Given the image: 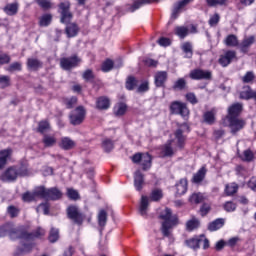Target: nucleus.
Here are the masks:
<instances>
[{
	"label": "nucleus",
	"mask_w": 256,
	"mask_h": 256,
	"mask_svg": "<svg viewBox=\"0 0 256 256\" xmlns=\"http://www.w3.org/2000/svg\"><path fill=\"white\" fill-rule=\"evenodd\" d=\"M43 236H45V231L41 227L29 233L27 228H14L12 223L9 237L12 241L21 239L22 244V248H17L14 255L19 256L25 255V253H31L34 247V244L31 241H35V239H41Z\"/></svg>",
	"instance_id": "f257e3e1"
},
{
	"label": "nucleus",
	"mask_w": 256,
	"mask_h": 256,
	"mask_svg": "<svg viewBox=\"0 0 256 256\" xmlns=\"http://www.w3.org/2000/svg\"><path fill=\"white\" fill-rule=\"evenodd\" d=\"M58 13L60 14V23L67 25L65 28L67 37H77L79 34V26H77L76 23H71L73 20V13H71V2H61L58 5Z\"/></svg>",
	"instance_id": "f03ea898"
},
{
	"label": "nucleus",
	"mask_w": 256,
	"mask_h": 256,
	"mask_svg": "<svg viewBox=\"0 0 256 256\" xmlns=\"http://www.w3.org/2000/svg\"><path fill=\"white\" fill-rule=\"evenodd\" d=\"M159 219H162L161 233L164 237L171 236V229L179 223L177 215H173V211L170 208H165L159 215Z\"/></svg>",
	"instance_id": "7ed1b4c3"
},
{
	"label": "nucleus",
	"mask_w": 256,
	"mask_h": 256,
	"mask_svg": "<svg viewBox=\"0 0 256 256\" xmlns=\"http://www.w3.org/2000/svg\"><path fill=\"white\" fill-rule=\"evenodd\" d=\"M27 175V170H25V165L8 167L1 175L0 181L2 183H13L17 181L18 177H25Z\"/></svg>",
	"instance_id": "20e7f679"
},
{
	"label": "nucleus",
	"mask_w": 256,
	"mask_h": 256,
	"mask_svg": "<svg viewBox=\"0 0 256 256\" xmlns=\"http://www.w3.org/2000/svg\"><path fill=\"white\" fill-rule=\"evenodd\" d=\"M40 199H45L46 201H59L63 197V192L57 187L46 188L45 186H39Z\"/></svg>",
	"instance_id": "39448f33"
},
{
	"label": "nucleus",
	"mask_w": 256,
	"mask_h": 256,
	"mask_svg": "<svg viewBox=\"0 0 256 256\" xmlns=\"http://www.w3.org/2000/svg\"><path fill=\"white\" fill-rule=\"evenodd\" d=\"M67 217L75 225H83L85 221V214L76 205L68 206L66 209Z\"/></svg>",
	"instance_id": "423d86ee"
},
{
	"label": "nucleus",
	"mask_w": 256,
	"mask_h": 256,
	"mask_svg": "<svg viewBox=\"0 0 256 256\" xmlns=\"http://www.w3.org/2000/svg\"><path fill=\"white\" fill-rule=\"evenodd\" d=\"M189 77L192 81H211L213 73L210 70L196 68L190 71Z\"/></svg>",
	"instance_id": "0eeeda50"
},
{
	"label": "nucleus",
	"mask_w": 256,
	"mask_h": 256,
	"mask_svg": "<svg viewBox=\"0 0 256 256\" xmlns=\"http://www.w3.org/2000/svg\"><path fill=\"white\" fill-rule=\"evenodd\" d=\"M228 121V127L230 128V133L232 135H237L239 131L245 129L247 122L239 117H226Z\"/></svg>",
	"instance_id": "6e6552de"
},
{
	"label": "nucleus",
	"mask_w": 256,
	"mask_h": 256,
	"mask_svg": "<svg viewBox=\"0 0 256 256\" xmlns=\"http://www.w3.org/2000/svg\"><path fill=\"white\" fill-rule=\"evenodd\" d=\"M170 112L172 115H181V117H189V108H187V104L174 101L170 104Z\"/></svg>",
	"instance_id": "1a4fd4ad"
},
{
	"label": "nucleus",
	"mask_w": 256,
	"mask_h": 256,
	"mask_svg": "<svg viewBox=\"0 0 256 256\" xmlns=\"http://www.w3.org/2000/svg\"><path fill=\"white\" fill-rule=\"evenodd\" d=\"M85 107L78 106L74 111L70 114V123L71 125H81L83 121H85Z\"/></svg>",
	"instance_id": "9d476101"
},
{
	"label": "nucleus",
	"mask_w": 256,
	"mask_h": 256,
	"mask_svg": "<svg viewBox=\"0 0 256 256\" xmlns=\"http://www.w3.org/2000/svg\"><path fill=\"white\" fill-rule=\"evenodd\" d=\"M81 63V59L77 55L60 59V66L64 71H71Z\"/></svg>",
	"instance_id": "9b49d317"
},
{
	"label": "nucleus",
	"mask_w": 256,
	"mask_h": 256,
	"mask_svg": "<svg viewBox=\"0 0 256 256\" xmlns=\"http://www.w3.org/2000/svg\"><path fill=\"white\" fill-rule=\"evenodd\" d=\"M237 58V52L233 50H227L224 54H222L218 60V63L222 67H228L233 62V59Z\"/></svg>",
	"instance_id": "f8f14e48"
},
{
	"label": "nucleus",
	"mask_w": 256,
	"mask_h": 256,
	"mask_svg": "<svg viewBox=\"0 0 256 256\" xmlns=\"http://www.w3.org/2000/svg\"><path fill=\"white\" fill-rule=\"evenodd\" d=\"M169 74L167 71H158L154 76V83L156 87H165Z\"/></svg>",
	"instance_id": "ddd939ff"
},
{
	"label": "nucleus",
	"mask_w": 256,
	"mask_h": 256,
	"mask_svg": "<svg viewBox=\"0 0 256 256\" xmlns=\"http://www.w3.org/2000/svg\"><path fill=\"white\" fill-rule=\"evenodd\" d=\"M145 185V176L141 173V170H137L134 173V187L136 191H143Z\"/></svg>",
	"instance_id": "4468645a"
},
{
	"label": "nucleus",
	"mask_w": 256,
	"mask_h": 256,
	"mask_svg": "<svg viewBox=\"0 0 256 256\" xmlns=\"http://www.w3.org/2000/svg\"><path fill=\"white\" fill-rule=\"evenodd\" d=\"M173 139H170L162 146L161 155L162 157H173L177 150L173 149Z\"/></svg>",
	"instance_id": "2eb2a0df"
},
{
	"label": "nucleus",
	"mask_w": 256,
	"mask_h": 256,
	"mask_svg": "<svg viewBox=\"0 0 256 256\" xmlns=\"http://www.w3.org/2000/svg\"><path fill=\"white\" fill-rule=\"evenodd\" d=\"M203 237H205V235L201 234L200 236H195L193 238L185 240V245L190 249H199V247H201V243L203 242Z\"/></svg>",
	"instance_id": "dca6fc26"
},
{
	"label": "nucleus",
	"mask_w": 256,
	"mask_h": 256,
	"mask_svg": "<svg viewBox=\"0 0 256 256\" xmlns=\"http://www.w3.org/2000/svg\"><path fill=\"white\" fill-rule=\"evenodd\" d=\"M77 143L69 137H62L59 143L60 149L63 151H71V149H75Z\"/></svg>",
	"instance_id": "f3484780"
},
{
	"label": "nucleus",
	"mask_w": 256,
	"mask_h": 256,
	"mask_svg": "<svg viewBox=\"0 0 256 256\" xmlns=\"http://www.w3.org/2000/svg\"><path fill=\"white\" fill-rule=\"evenodd\" d=\"M155 1L159 2V0H134L133 4L130 7H128V11L130 13H135V11H137V9H141L143 5H151V3Z\"/></svg>",
	"instance_id": "a211bd4d"
},
{
	"label": "nucleus",
	"mask_w": 256,
	"mask_h": 256,
	"mask_svg": "<svg viewBox=\"0 0 256 256\" xmlns=\"http://www.w3.org/2000/svg\"><path fill=\"white\" fill-rule=\"evenodd\" d=\"M3 11L9 17H15V15H17V13H19L18 2L6 4L5 7L3 8Z\"/></svg>",
	"instance_id": "6ab92c4d"
},
{
	"label": "nucleus",
	"mask_w": 256,
	"mask_h": 256,
	"mask_svg": "<svg viewBox=\"0 0 256 256\" xmlns=\"http://www.w3.org/2000/svg\"><path fill=\"white\" fill-rule=\"evenodd\" d=\"M26 65L29 71H39V69H43V62L37 58H28Z\"/></svg>",
	"instance_id": "aec40b11"
},
{
	"label": "nucleus",
	"mask_w": 256,
	"mask_h": 256,
	"mask_svg": "<svg viewBox=\"0 0 256 256\" xmlns=\"http://www.w3.org/2000/svg\"><path fill=\"white\" fill-rule=\"evenodd\" d=\"M193 0H181L174 4V8L172 10V19H177L179 17V13H181V10L183 7H186V5H189Z\"/></svg>",
	"instance_id": "412c9836"
},
{
	"label": "nucleus",
	"mask_w": 256,
	"mask_h": 256,
	"mask_svg": "<svg viewBox=\"0 0 256 256\" xmlns=\"http://www.w3.org/2000/svg\"><path fill=\"white\" fill-rule=\"evenodd\" d=\"M253 43H255V36H249L248 38H245L240 45H238V48L241 53H249V49Z\"/></svg>",
	"instance_id": "4be33fe9"
},
{
	"label": "nucleus",
	"mask_w": 256,
	"mask_h": 256,
	"mask_svg": "<svg viewBox=\"0 0 256 256\" xmlns=\"http://www.w3.org/2000/svg\"><path fill=\"white\" fill-rule=\"evenodd\" d=\"M13 155V149L6 148L0 151V169H3L7 165V160L11 159Z\"/></svg>",
	"instance_id": "5701e85b"
},
{
	"label": "nucleus",
	"mask_w": 256,
	"mask_h": 256,
	"mask_svg": "<svg viewBox=\"0 0 256 256\" xmlns=\"http://www.w3.org/2000/svg\"><path fill=\"white\" fill-rule=\"evenodd\" d=\"M111 107V102L109 101V98L102 96L99 97L96 101V108L100 111H107Z\"/></svg>",
	"instance_id": "b1692460"
},
{
	"label": "nucleus",
	"mask_w": 256,
	"mask_h": 256,
	"mask_svg": "<svg viewBox=\"0 0 256 256\" xmlns=\"http://www.w3.org/2000/svg\"><path fill=\"white\" fill-rule=\"evenodd\" d=\"M38 191H39V186L36 187L32 193L25 192L22 195L23 201H25L26 203H31V201H35L37 198L41 199V195L37 193Z\"/></svg>",
	"instance_id": "393cba45"
},
{
	"label": "nucleus",
	"mask_w": 256,
	"mask_h": 256,
	"mask_svg": "<svg viewBox=\"0 0 256 256\" xmlns=\"http://www.w3.org/2000/svg\"><path fill=\"white\" fill-rule=\"evenodd\" d=\"M187 179L182 178L180 179L179 183L176 184V195L181 197V195H185L187 193Z\"/></svg>",
	"instance_id": "a878e982"
},
{
	"label": "nucleus",
	"mask_w": 256,
	"mask_h": 256,
	"mask_svg": "<svg viewBox=\"0 0 256 256\" xmlns=\"http://www.w3.org/2000/svg\"><path fill=\"white\" fill-rule=\"evenodd\" d=\"M42 143L46 149L51 147H55L57 145V138L55 136H51L49 134H44L42 138Z\"/></svg>",
	"instance_id": "bb28decb"
},
{
	"label": "nucleus",
	"mask_w": 256,
	"mask_h": 256,
	"mask_svg": "<svg viewBox=\"0 0 256 256\" xmlns=\"http://www.w3.org/2000/svg\"><path fill=\"white\" fill-rule=\"evenodd\" d=\"M243 111V105L236 103L228 108V115L226 117H239Z\"/></svg>",
	"instance_id": "cd10ccee"
},
{
	"label": "nucleus",
	"mask_w": 256,
	"mask_h": 256,
	"mask_svg": "<svg viewBox=\"0 0 256 256\" xmlns=\"http://www.w3.org/2000/svg\"><path fill=\"white\" fill-rule=\"evenodd\" d=\"M225 225V219L223 218H217L216 220L210 222L208 224V231H219V229L223 228Z\"/></svg>",
	"instance_id": "c85d7f7f"
},
{
	"label": "nucleus",
	"mask_w": 256,
	"mask_h": 256,
	"mask_svg": "<svg viewBox=\"0 0 256 256\" xmlns=\"http://www.w3.org/2000/svg\"><path fill=\"white\" fill-rule=\"evenodd\" d=\"M207 175V168L202 167L200 168L197 173H195L192 177V183L199 184L201 183L204 179L205 176Z\"/></svg>",
	"instance_id": "c756f323"
},
{
	"label": "nucleus",
	"mask_w": 256,
	"mask_h": 256,
	"mask_svg": "<svg viewBox=\"0 0 256 256\" xmlns=\"http://www.w3.org/2000/svg\"><path fill=\"white\" fill-rule=\"evenodd\" d=\"M153 157L151 154L144 153L142 156V160L140 161L143 171H149V168L152 165Z\"/></svg>",
	"instance_id": "7c9ffc66"
},
{
	"label": "nucleus",
	"mask_w": 256,
	"mask_h": 256,
	"mask_svg": "<svg viewBox=\"0 0 256 256\" xmlns=\"http://www.w3.org/2000/svg\"><path fill=\"white\" fill-rule=\"evenodd\" d=\"M174 137L177 141L178 148L183 149V147H185V141H187V137L183 135V130H176Z\"/></svg>",
	"instance_id": "2f4dec72"
},
{
	"label": "nucleus",
	"mask_w": 256,
	"mask_h": 256,
	"mask_svg": "<svg viewBox=\"0 0 256 256\" xmlns=\"http://www.w3.org/2000/svg\"><path fill=\"white\" fill-rule=\"evenodd\" d=\"M149 207V198L147 196H142L140 201L139 213L142 217L147 215V209Z\"/></svg>",
	"instance_id": "473e14b6"
},
{
	"label": "nucleus",
	"mask_w": 256,
	"mask_h": 256,
	"mask_svg": "<svg viewBox=\"0 0 256 256\" xmlns=\"http://www.w3.org/2000/svg\"><path fill=\"white\" fill-rule=\"evenodd\" d=\"M137 85H139V80L135 76H128L126 78L125 87L127 91H133Z\"/></svg>",
	"instance_id": "72a5a7b5"
},
{
	"label": "nucleus",
	"mask_w": 256,
	"mask_h": 256,
	"mask_svg": "<svg viewBox=\"0 0 256 256\" xmlns=\"http://www.w3.org/2000/svg\"><path fill=\"white\" fill-rule=\"evenodd\" d=\"M101 147L105 153H111V151L115 149V142L109 138H105L102 141Z\"/></svg>",
	"instance_id": "f704fd0d"
},
{
	"label": "nucleus",
	"mask_w": 256,
	"mask_h": 256,
	"mask_svg": "<svg viewBox=\"0 0 256 256\" xmlns=\"http://www.w3.org/2000/svg\"><path fill=\"white\" fill-rule=\"evenodd\" d=\"M227 47H239V39L235 34H230L224 40Z\"/></svg>",
	"instance_id": "c9c22d12"
},
{
	"label": "nucleus",
	"mask_w": 256,
	"mask_h": 256,
	"mask_svg": "<svg viewBox=\"0 0 256 256\" xmlns=\"http://www.w3.org/2000/svg\"><path fill=\"white\" fill-rule=\"evenodd\" d=\"M172 89L173 91H183L187 89V80H185V78H179L174 82Z\"/></svg>",
	"instance_id": "e433bc0d"
},
{
	"label": "nucleus",
	"mask_w": 256,
	"mask_h": 256,
	"mask_svg": "<svg viewBox=\"0 0 256 256\" xmlns=\"http://www.w3.org/2000/svg\"><path fill=\"white\" fill-rule=\"evenodd\" d=\"M175 35L179 37V39H185L187 35H189V28L185 26H177L174 30Z\"/></svg>",
	"instance_id": "4c0bfd02"
},
{
	"label": "nucleus",
	"mask_w": 256,
	"mask_h": 256,
	"mask_svg": "<svg viewBox=\"0 0 256 256\" xmlns=\"http://www.w3.org/2000/svg\"><path fill=\"white\" fill-rule=\"evenodd\" d=\"M52 21H53V15L44 14L40 17L39 25H40V27H49V25H51Z\"/></svg>",
	"instance_id": "58836bf2"
},
{
	"label": "nucleus",
	"mask_w": 256,
	"mask_h": 256,
	"mask_svg": "<svg viewBox=\"0 0 256 256\" xmlns=\"http://www.w3.org/2000/svg\"><path fill=\"white\" fill-rule=\"evenodd\" d=\"M182 51L186 54V59L193 57V45L190 42H186L182 45Z\"/></svg>",
	"instance_id": "ea45409f"
},
{
	"label": "nucleus",
	"mask_w": 256,
	"mask_h": 256,
	"mask_svg": "<svg viewBox=\"0 0 256 256\" xmlns=\"http://www.w3.org/2000/svg\"><path fill=\"white\" fill-rule=\"evenodd\" d=\"M97 219L99 227H105V225H107V211L103 209L100 210Z\"/></svg>",
	"instance_id": "a19ab883"
},
{
	"label": "nucleus",
	"mask_w": 256,
	"mask_h": 256,
	"mask_svg": "<svg viewBox=\"0 0 256 256\" xmlns=\"http://www.w3.org/2000/svg\"><path fill=\"white\" fill-rule=\"evenodd\" d=\"M203 119L207 125H213L215 123V113L213 111H207L204 113Z\"/></svg>",
	"instance_id": "79ce46f5"
},
{
	"label": "nucleus",
	"mask_w": 256,
	"mask_h": 256,
	"mask_svg": "<svg viewBox=\"0 0 256 256\" xmlns=\"http://www.w3.org/2000/svg\"><path fill=\"white\" fill-rule=\"evenodd\" d=\"M239 185L236 183L227 184L225 188V193L228 195V197H231V195H235V193L238 191Z\"/></svg>",
	"instance_id": "37998d69"
},
{
	"label": "nucleus",
	"mask_w": 256,
	"mask_h": 256,
	"mask_svg": "<svg viewBox=\"0 0 256 256\" xmlns=\"http://www.w3.org/2000/svg\"><path fill=\"white\" fill-rule=\"evenodd\" d=\"M126 112L127 105L125 103H120L118 106L114 107V115H116V117H121Z\"/></svg>",
	"instance_id": "c03bdc74"
},
{
	"label": "nucleus",
	"mask_w": 256,
	"mask_h": 256,
	"mask_svg": "<svg viewBox=\"0 0 256 256\" xmlns=\"http://www.w3.org/2000/svg\"><path fill=\"white\" fill-rule=\"evenodd\" d=\"M7 87H11V77L0 75V89H7Z\"/></svg>",
	"instance_id": "a18cd8bd"
},
{
	"label": "nucleus",
	"mask_w": 256,
	"mask_h": 256,
	"mask_svg": "<svg viewBox=\"0 0 256 256\" xmlns=\"http://www.w3.org/2000/svg\"><path fill=\"white\" fill-rule=\"evenodd\" d=\"M203 194L201 193H193L190 197H189V201L190 203L194 204V205H199V203H203Z\"/></svg>",
	"instance_id": "49530a36"
},
{
	"label": "nucleus",
	"mask_w": 256,
	"mask_h": 256,
	"mask_svg": "<svg viewBox=\"0 0 256 256\" xmlns=\"http://www.w3.org/2000/svg\"><path fill=\"white\" fill-rule=\"evenodd\" d=\"M199 227V220L197 218H192L186 222V230L187 231H194Z\"/></svg>",
	"instance_id": "de8ad7c7"
},
{
	"label": "nucleus",
	"mask_w": 256,
	"mask_h": 256,
	"mask_svg": "<svg viewBox=\"0 0 256 256\" xmlns=\"http://www.w3.org/2000/svg\"><path fill=\"white\" fill-rule=\"evenodd\" d=\"M82 79L88 83H93V80L95 79V73H93V70L87 69L83 72Z\"/></svg>",
	"instance_id": "09e8293b"
},
{
	"label": "nucleus",
	"mask_w": 256,
	"mask_h": 256,
	"mask_svg": "<svg viewBox=\"0 0 256 256\" xmlns=\"http://www.w3.org/2000/svg\"><path fill=\"white\" fill-rule=\"evenodd\" d=\"M48 239L50 243H57L59 241V229L52 228Z\"/></svg>",
	"instance_id": "8fccbe9b"
},
{
	"label": "nucleus",
	"mask_w": 256,
	"mask_h": 256,
	"mask_svg": "<svg viewBox=\"0 0 256 256\" xmlns=\"http://www.w3.org/2000/svg\"><path fill=\"white\" fill-rule=\"evenodd\" d=\"M11 224L12 223H6L0 227V238L7 237V235H10Z\"/></svg>",
	"instance_id": "3c124183"
},
{
	"label": "nucleus",
	"mask_w": 256,
	"mask_h": 256,
	"mask_svg": "<svg viewBox=\"0 0 256 256\" xmlns=\"http://www.w3.org/2000/svg\"><path fill=\"white\" fill-rule=\"evenodd\" d=\"M163 198V192L160 189H155L150 195L151 201H160Z\"/></svg>",
	"instance_id": "603ef678"
},
{
	"label": "nucleus",
	"mask_w": 256,
	"mask_h": 256,
	"mask_svg": "<svg viewBox=\"0 0 256 256\" xmlns=\"http://www.w3.org/2000/svg\"><path fill=\"white\" fill-rule=\"evenodd\" d=\"M23 69V65L21 64V62H13L12 64L9 65V67L7 68V71H9V73H13L15 71H21Z\"/></svg>",
	"instance_id": "864d4df0"
},
{
	"label": "nucleus",
	"mask_w": 256,
	"mask_h": 256,
	"mask_svg": "<svg viewBox=\"0 0 256 256\" xmlns=\"http://www.w3.org/2000/svg\"><path fill=\"white\" fill-rule=\"evenodd\" d=\"M35 2L37 5H39V7H41V9H44V11L51 9L52 7L51 1L49 0H35Z\"/></svg>",
	"instance_id": "5fc2aeb1"
},
{
	"label": "nucleus",
	"mask_w": 256,
	"mask_h": 256,
	"mask_svg": "<svg viewBox=\"0 0 256 256\" xmlns=\"http://www.w3.org/2000/svg\"><path fill=\"white\" fill-rule=\"evenodd\" d=\"M242 159L243 161H247L248 163H251V161L255 159V155L253 154V151H251L250 149H247L243 152Z\"/></svg>",
	"instance_id": "6e6d98bb"
},
{
	"label": "nucleus",
	"mask_w": 256,
	"mask_h": 256,
	"mask_svg": "<svg viewBox=\"0 0 256 256\" xmlns=\"http://www.w3.org/2000/svg\"><path fill=\"white\" fill-rule=\"evenodd\" d=\"M149 80L143 81L137 88V93H147L149 91Z\"/></svg>",
	"instance_id": "4d7b16f0"
},
{
	"label": "nucleus",
	"mask_w": 256,
	"mask_h": 256,
	"mask_svg": "<svg viewBox=\"0 0 256 256\" xmlns=\"http://www.w3.org/2000/svg\"><path fill=\"white\" fill-rule=\"evenodd\" d=\"M50 127L48 121H41L38 124V133H45L46 131H49Z\"/></svg>",
	"instance_id": "13d9d810"
},
{
	"label": "nucleus",
	"mask_w": 256,
	"mask_h": 256,
	"mask_svg": "<svg viewBox=\"0 0 256 256\" xmlns=\"http://www.w3.org/2000/svg\"><path fill=\"white\" fill-rule=\"evenodd\" d=\"M19 208L15 207V206H8L7 208V213L8 215H10V217L12 219H15V217L19 216Z\"/></svg>",
	"instance_id": "bf43d9fd"
},
{
	"label": "nucleus",
	"mask_w": 256,
	"mask_h": 256,
	"mask_svg": "<svg viewBox=\"0 0 256 256\" xmlns=\"http://www.w3.org/2000/svg\"><path fill=\"white\" fill-rule=\"evenodd\" d=\"M255 80V73L253 71H248L246 74L242 77L243 83H251Z\"/></svg>",
	"instance_id": "052dcab7"
},
{
	"label": "nucleus",
	"mask_w": 256,
	"mask_h": 256,
	"mask_svg": "<svg viewBox=\"0 0 256 256\" xmlns=\"http://www.w3.org/2000/svg\"><path fill=\"white\" fill-rule=\"evenodd\" d=\"M111 69H113V62L111 59H108L105 62H103L102 71L104 73H109V71H111Z\"/></svg>",
	"instance_id": "680f3d73"
},
{
	"label": "nucleus",
	"mask_w": 256,
	"mask_h": 256,
	"mask_svg": "<svg viewBox=\"0 0 256 256\" xmlns=\"http://www.w3.org/2000/svg\"><path fill=\"white\" fill-rule=\"evenodd\" d=\"M67 195L69 199H72V201H77V199H79V192L73 188H69L67 190Z\"/></svg>",
	"instance_id": "e2e57ef3"
},
{
	"label": "nucleus",
	"mask_w": 256,
	"mask_h": 256,
	"mask_svg": "<svg viewBox=\"0 0 256 256\" xmlns=\"http://www.w3.org/2000/svg\"><path fill=\"white\" fill-rule=\"evenodd\" d=\"M253 89L251 87H247V90H244L240 93V99H246V101H249L251 99Z\"/></svg>",
	"instance_id": "0e129e2a"
},
{
	"label": "nucleus",
	"mask_w": 256,
	"mask_h": 256,
	"mask_svg": "<svg viewBox=\"0 0 256 256\" xmlns=\"http://www.w3.org/2000/svg\"><path fill=\"white\" fill-rule=\"evenodd\" d=\"M224 209L227 213H233L235 209H237V204L233 203L232 201H228L224 204Z\"/></svg>",
	"instance_id": "69168bd1"
},
{
	"label": "nucleus",
	"mask_w": 256,
	"mask_h": 256,
	"mask_svg": "<svg viewBox=\"0 0 256 256\" xmlns=\"http://www.w3.org/2000/svg\"><path fill=\"white\" fill-rule=\"evenodd\" d=\"M65 105L67 109H73L77 105V97L72 96L70 99H66Z\"/></svg>",
	"instance_id": "338daca9"
},
{
	"label": "nucleus",
	"mask_w": 256,
	"mask_h": 256,
	"mask_svg": "<svg viewBox=\"0 0 256 256\" xmlns=\"http://www.w3.org/2000/svg\"><path fill=\"white\" fill-rule=\"evenodd\" d=\"M221 19V16L219 14L215 13L213 16L210 17L208 23L210 27H215Z\"/></svg>",
	"instance_id": "774afa93"
}]
</instances>
